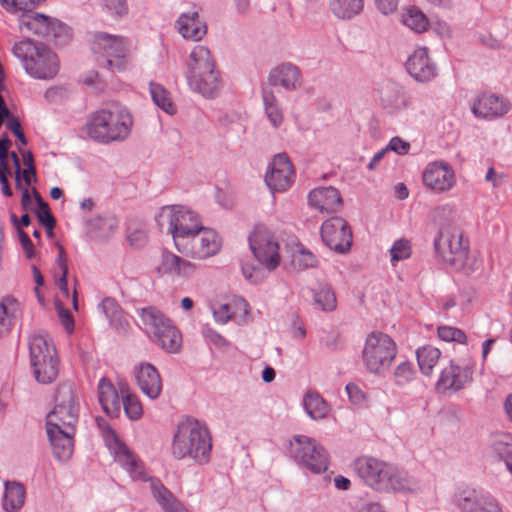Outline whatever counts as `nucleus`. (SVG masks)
Listing matches in <instances>:
<instances>
[{
	"mask_svg": "<svg viewBox=\"0 0 512 512\" xmlns=\"http://www.w3.org/2000/svg\"><path fill=\"white\" fill-rule=\"evenodd\" d=\"M132 126L130 111L120 104L96 111L86 124L88 136L103 144L124 141L130 135Z\"/></svg>",
	"mask_w": 512,
	"mask_h": 512,
	"instance_id": "obj_1",
	"label": "nucleus"
},
{
	"mask_svg": "<svg viewBox=\"0 0 512 512\" xmlns=\"http://www.w3.org/2000/svg\"><path fill=\"white\" fill-rule=\"evenodd\" d=\"M211 449V435L205 425L195 419L179 423L172 442V455L176 459L189 457L205 464L209 461Z\"/></svg>",
	"mask_w": 512,
	"mask_h": 512,
	"instance_id": "obj_2",
	"label": "nucleus"
},
{
	"mask_svg": "<svg viewBox=\"0 0 512 512\" xmlns=\"http://www.w3.org/2000/svg\"><path fill=\"white\" fill-rule=\"evenodd\" d=\"M137 325L148 338L168 353H177L182 345L180 331L158 308L148 306L136 309Z\"/></svg>",
	"mask_w": 512,
	"mask_h": 512,
	"instance_id": "obj_3",
	"label": "nucleus"
},
{
	"mask_svg": "<svg viewBox=\"0 0 512 512\" xmlns=\"http://www.w3.org/2000/svg\"><path fill=\"white\" fill-rule=\"evenodd\" d=\"M13 55L22 63L25 71L37 79L48 80L59 71L57 55L48 47L32 40H22L14 44Z\"/></svg>",
	"mask_w": 512,
	"mask_h": 512,
	"instance_id": "obj_4",
	"label": "nucleus"
},
{
	"mask_svg": "<svg viewBox=\"0 0 512 512\" xmlns=\"http://www.w3.org/2000/svg\"><path fill=\"white\" fill-rule=\"evenodd\" d=\"M160 230H166L173 238L176 249L193 232L200 229L202 221L198 214L183 205L163 206L155 217Z\"/></svg>",
	"mask_w": 512,
	"mask_h": 512,
	"instance_id": "obj_5",
	"label": "nucleus"
},
{
	"mask_svg": "<svg viewBox=\"0 0 512 512\" xmlns=\"http://www.w3.org/2000/svg\"><path fill=\"white\" fill-rule=\"evenodd\" d=\"M92 50L98 54L100 67L111 72H121L128 65L130 41L123 36L96 32L93 35Z\"/></svg>",
	"mask_w": 512,
	"mask_h": 512,
	"instance_id": "obj_6",
	"label": "nucleus"
},
{
	"mask_svg": "<svg viewBox=\"0 0 512 512\" xmlns=\"http://www.w3.org/2000/svg\"><path fill=\"white\" fill-rule=\"evenodd\" d=\"M397 355V345L394 340L382 332L370 333L362 350V360L366 369L381 375L386 372Z\"/></svg>",
	"mask_w": 512,
	"mask_h": 512,
	"instance_id": "obj_7",
	"label": "nucleus"
},
{
	"mask_svg": "<svg viewBox=\"0 0 512 512\" xmlns=\"http://www.w3.org/2000/svg\"><path fill=\"white\" fill-rule=\"evenodd\" d=\"M79 417V404L74 385L62 383L55 394V407L46 416V425L76 429Z\"/></svg>",
	"mask_w": 512,
	"mask_h": 512,
	"instance_id": "obj_8",
	"label": "nucleus"
},
{
	"mask_svg": "<svg viewBox=\"0 0 512 512\" xmlns=\"http://www.w3.org/2000/svg\"><path fill=\"white\" fill-rule=\"evenodd\" d=\"M288 454L295 462L313 473L320 474L327 470L328 455L325 449L310 437L294 436L290 440Z\"/></svg>",
	"mask_w": 512,
	"mask_h": 512,
	"instance_id": "obj_9",
	"label": "nucleus"
},
{
	"mask_svg": "<svg viewBox=\"0 0 512 512\" xmlns=\"http://www.w3.org/2000/svg\"><path fill=\"white\" fill-rule=\"evenodd\" d=\"M96 423L115 460L129 472L132 478L147 480L142 462L120 441L109 423L103 418H97Z\"/></svg>",
	"mask_w": 512,
	"mask_h": 512,
	"instance_id": "obj_10",
	"label": "nucleus"
},
{
	"mask_svg": "<svg viewBox=\"0 0 512 512\" xmlns=\"http://www.w3.org/2000/svg\"><path fill=\"white\" fill-rule=\"evenodd\" d=\"M222 248V239L220 235L211 228L200 225V229L193 232L189 238L184 241L177 251L187 257L197 260H206L215 256Z\"/></svg>",
	"mask_w": 512,
	"mask_h": 512,
	"instance_id": "obj_11",
	"label": "nucleus"
},
{
	"mask_svg": "<svg viewBox=\"0 0 512 512\" xmlns=\"http://www.w3.org/2000/svg\"><path fill=\"white\" fill-rule=\"evenodd\" d=\"M250 249L267 270L273 271L281 261L279 244L275 236L264 226H257L249 236Z\"/></svg>",
	"mask_w": 512,
	"mask_h": 512,
	"instance_id": "obj_12",
	"label": "nucleus"
},
{
	"mask_svg": "<svg viewBox=\"0 0 512 512\" xmlns=\"http://www.w3.org/2000/svg\"><path fill=\"white\" fill-rule=\"evenodd\" d=\"M434 249L444 263L455 268L465 265L468 247L463 243L462 234L458 229L438 232L434 239Z\"/></svg>",
	"mask_w": 512,
	"mask_h": 512,
	"instance_id": "obj_13",
	"label": "nucleus"
},
{
	"mask_svg": "<svg viewBox=\"0 0 512 512\" xmlns=\"http://www.w3.org/2000/svg\"><path fill=\"white\" fill-rule=\"evenodd\" d=\"M32 9L18 10L22 12L19 18L21 30L25 29L35 35L55 39L68 34V28L63 23L44 14L33 12Z\"/></svg>",
	"mask_w": 512,
	"mask_h": 512,
	"instance_id": "obj_14",
	"label": "nucleus"
},
{
	"mask_svg": "<svg viewBox=\"0 0 512 512\" xmlns=\"http://www.w3.org/2000/svg\"><path fill=\"white\" fill-rule=\"evenodd\" d=\"M390 464L370 456H362L354 461V470L369 487L383 492L387 479L392 473Z\"/></svg>",
	"mask_w": 512,
	"mask_h": 512,
	"instance_id": "obj_15",
	"label": "nucleus"
},
{
	"mask_svg": "<svg viewBox=\"0 0 512 512\" xmlns=\"http://www.w3.org/2000/svg\"><path fill=\"white\" fill-rule=\"evenodd\" d=\"M321 238L333 251L346 253L352 245V231L348 222L342 217H332L323 222Z\"/></svg>",
	"mask_w": 512,
	"mask_h": 512,
	"instance_id": "obj_16",
	"label": "nucleus"
},
{
	"mask_svg": "<svg viewBox=\"0 0 512 512\" xmlns=\"http://www.w3.org/2000/svg\"><path fill=\"white\" fill-rule=\"evenodd\" d=\"M295 172L293 165L286 154L276 155L269 165L265 175V182L274 192H284L293 184Z\"/></svg>",
	"mask_w": 512,
	"mask_h": 512,
	"instance_id": "obj_17",
	"label": "nucleus"
},
{
	"mask_svg": "<svg viewBox=\"0 0 512 512\" xmlns=\"http://www.w3.org/2000/svg\"><path fill=\"white\" fill-rule=\"evenodd\" d=\"M474 366L466 364L460 366L454 362L445 367L436 383V389L439 392L458 391L464 388L473 379Z\"/></svg>",
	"mask_w": 512,
	"mask_h": 512,
	"instance_id": "obj_18",
	"label": "nucleus"
},
{
	"mask_svg": "<svg viewBox=\"0 0 512 512\" xmlns=\"http://www.w3.org/2000/svg\"><path fill=\"white\" fill-rule=\"evenodd\" d=\"M406 69L417 82L427 83L437 76V66L429 57L426 47H419L413 51L406 61Z\"/></svg>",
	"mask_w": 512,
	"mask_h": 512,
	"instance_id": "obj_19",
	"label": "nucleus"
},
{
	"mask_svg": "<svg viewBox=\"0 0 512 512\" xmlns=\"http://www.w3.org/2000/svg\"><path fill=\"white\" fill-rule=\"evenodd\" d=\"M423 183L435 192L449 191L455 184V174L445 162H432L423 172Z\"/></svg>",
	"mask_w": 512,
	"mask_h": 512,
	"instance_id": "obj_20",
	"label": "nucleus"
},
{
	"mask_svg": "<svg viewBox=\"0 0 512 512\" xmlns=\"http://www.w3.org/2000/svg\"><path fill=\"white\" fill-rule=\"evenodd\" d=\"M75 431L76 429L46 425V433L56 460L65 462L72 457Z\"/></svg>",
	"mask_w": 512,
	"mask_h": 512,
	"instance_id": "obj_21",
	"label": "nucleus"
},
{
	"mask_svg": "<svg viewBox=\"0 0 512 512\" xmlns=\"http://www.w3.org/2000/svg\"><path fill=\"white\" fill-rule=\"evenodd\" d=\"M456 505L461 512H502L497 500L476 490H464L457 495Z\"/></svg>",
	"mask_w": 512,
	"mask_h": 512,
	"instance_id": "obj_22",
	"label": "nucleus"
},
{
	"mask_svg": "<svg viewBox=\"0 0 512 512\" xmlns=\"http://www.w3.org/2000/svg\"><path fill=\"white\" fill-rule=\"evenodd\" d=\"M510 110L509 103L496 94H482L473 103L472 112L476 117L496 119Z\"/></svg>",
	"mask_w": 512,
	"mask_h": 512,
	"instance_id": "obj_23",
	"label": "nucleus"
},
{
	"mask_svg": "<svg viewBox=\"0 0 512 512\" xmlns=\"http://www.w3.org/2000/svg\"><path fill=\"white\" fill-rule=\"evenodd\" d=\"M309 205L321 213H337L343 206L339 191L332 187H319L309 192Z\"/></svg>",
	"mask_w": 512,
	"mask_h": 512,
	"instance_id": "obj_24",
	"label": "nucleus"
},
{
	"mask_svg": "<svg viewBox=\"0 0 512 512\" xmlns=\"http://www.w3.org/2000/svg\"><path fill=\"white\" fill-rule=\"evenodd\" d=\"M140 390L150 399H157L162 391V380L158 370L150 363H140L134 369Z\"/></svg>",
	"mask_w": 512,
	"mask_h": 512,
	"instance_id": "obj_25",
	"label": "nucleus"
},
{
	"mask_svg": "<svg viewBox=\"0 0 512 512\" xmlns=\"http://www.w3.org/2000/svg\"><path fill=\"white\" fill-rule=\"evenodd\" d=\"M179 34L186 40L201 41L207 34V23L198 11L182 13L175 22Z\"/></svg>",
	"mask_w": 512,
	"mask_h": 512,
	"instance_id": "obj_26",
	"label": "nucleus"
},
{
	"mask_svg": "<svg viewBox=\"0 0 512 512\" xmlns=\"http://www.w3.org/2000/svg\"><path fill=\"white\" fill-rule=\"evenodd\" d=\"M186 80L191 90L207 98L215 97L221 88L219 71L216 68L188 76Z\"/></svg>",
	"mask_w": 512,
	"mask_h": 512,
	"instance_id": "obj_27",
	"label": "nucleus"
},
{
	"mask_svg": "<svg viewBox=\"0 0 512 512\" xmlns=\"http://www.w3.org/2000/svg\"><path fill=\"white\" fill-rule=\"evenodd\" d=\"M381 104L389 114H395L405 110L411 104L409 95L404 88L397 83H388L381 90Z\"/></svg>",
	"mask_w": 512,
	"mask_h": 512,
	"instance_id": "obj_28",
	"label": "nucleus"
},
{
	"mask_svg": "<svg viewBox=\"0 0 512 512\" xmlns=\"http://www.w3.org/2000/svg\"><path fill=\"white\" fill-rule=\"evenodd\" d=\"M157 269L162 274L189 278L195 274L197 265L172 252L164 251Z\"/></svg>",
	"mask_w": 512,
	"mask_h": 512,
	"instance_id": "obj_29",
	"label": "nucleus"
},
{
	"mask_svg": "<svg viewBox=\"0 0 512 512\" xmlns=\"http://www.w3.org/2000/svg\"><path fill=\"white\" fill-rule=\"evenodd\" d=\"M268 79L273 86L280 85L288 91L296 90L302 84L301 71L291 63H283L271 70Z\"/></svg>",
	"mask_w": 512,
	"mask_h": 512,
	"instance_id": "obj_30",
	"label": "nucleus"
},
{
	"mask_svg": "<svg viewBox=\"0 0 512 512\" xmlns=\"http://www.w3.org/2000/svg\"><path fill=\"white\" fill-rule=\"evenodd\" d=\"M187 71L185 77L197 75L216 68L215 61L210 50L204 45H196L191 51L186 62Z\"/></svg>",
	"mask_w": 512,
	"mask_h": 512,
	"instance_id": "obj_31",
	"label": "nucleus"
},
{
	"mask_svg": "<svg viewBox=\"0 0 512 512\" xmlns=\"http://www.w3.org/2000/svg\"><path fill=\"white\" fill-rule=\"evenodd\" d=\"M31 364L57 356L55 346L48 335L34 334L29 339Z\"/></svg>",
	"mask_w": 512,
	"mask_h": 512,
	"instance_id": "obj_32",
	"label": "nucleus"
},
{
	"mask_svg": "<svg viewBox=\"0 0 512 512\" xmlns=\"http://www.w3.org/2000/svg\"><path fill=\"white\" fill-rule=\"evenodd\" d=\"M2 507L6 512H18L25 503L26 489L17 481H5Z\"/></svg>",
	"mask_w": 512,
	"mask_h": 512,
	"instance_id": "obj_33",
	"label": "nucleus"
},
{
	"mask_svg": "<svg viewBox=\"0 0 512 512\" xmlns=\"http://www.w3.org/2000/svg\"><path fill=\"white\" fill-rule=\"evenodd\" d=\"M98 396L102 409L110 416L120 412V399L113 384L106 378H101L98 384Z\"/></svg>",
	"mask_w": 512,
	"mask_h": 512,
	"instance_id": "obj_34",
	"label": "nucleus"
},
{
	"mask_svg": "<svg viewBox=\"0 0 512 512\" xmlns=\"http://www.w3.org/2000/svg\"><path fill=\"white\" fill-rule=\"evenodd\" d=\"M151 489L157 503L165 512H188L160 481L153 480Z\"/></svg>",
	"mask_w": 512,
	"mask_h": 512,
	"instance_id": "obj_35",
	"label": "nucleus"
},
{
	"mask_svg": "<svg viewBox=\"0 0 512 512\" xmlns=\"http://www.w3.org/2000/svg\"><path fill=\"white\" fill-rule=\"evenodd\" d=\"M20 305L13 297H5L0 302V338L7 335L14 325Z\"/></svg>",
	"mask_w": 512,
	"mask_h": 512,
	"instance_id": "obj_36",
	"label": "nucleus"
},
{
	"mask_svg": "<svg viewBox=\"0 0 512 512\" xmlns=\"http://www.w3.org/2000/svg\"><path fill=\"white\" fill-rule=\"evenodd\" d=\"M37 382L50 384L58 376L59 359L57 356L31 364Z\"/></svg>",
	"mask_w": 512,
	"mask_h": 512,
	"instance_id": "obj_37",
	"label": "nucleus"
},
{
	"mask_svg": "<svg viewBox=\"0 0 512 512\" xmlns=\"http://www.w3.org/2000/svg\"><path fill=\"white\" fill-rule=\"evenodd\" d=\"M306 413L313 420H322L328 415L330 408L326 401L317 392H307L303 399Z\"/></svg>",
	"mask_w": 512,
	"mask_h": 512,
	"instance_id": "obj_38",
	"label": "nucleus"
},
{
	"mask_svg": "<svg viewBox=\"0 0 512 512\" xmlns=\"http://www.w3.org/2000/svg\"><path fill=\"white\" fill-rule=\"evenodd\" d=\"M330 9L339 19H351L359 14L364 6L363 0H330Z\"/></svg>",
	"mask_w": 512,
	"mask_h": 512,
	"instance_id": "obj_39",
	"label": "nucleus"
},
{
	"mask_svg": "<svg viewBox=\"0 0 512 512\" xmlns=\"http://www.w3.org/2000/svg\"><path fill=\"white\" fill-rule=\"evenodd\" d=\"M390 474L391 475L388 476L387 479V487L383 490L384 492H414L418 489L417 484L407 475V473L392 467V473Z\"/></svg>",
	"mask_w": 512,
	"mask_h": 512,
	"instance_id": "obj_40",
	"label": "nucleus"
},
{
	"mask_svg": "<svg viewBox=\"0 0 512 512\" xmlns=\"http://www.w3.org/2000/svg\"><path fill=\"white\" fill-rule=\"evenodd\" d=\"M416 356L421 372L424 375H430L441 357V351L436 347L428 345L419 348Z\"/></svg>",
	"mask_w": 512,
	"mask_h": 512,
	"instance_id": "obj_41",
	"label": "nucleus"
},
{
	"mask_svg": "<svg viewBox=\"0 0 512 512\" xmlns=\"http://www.w3.org/2000/svg\"><path fill=\"white\" fill-rule=\"evenodd\" d=\"M118 226L117 219L112 215L97 216L89 220L88 228L96 237H109Z\"/></svg>",
	"mask_w": 512,
	"mask_h": 512,
	"instance_id": "obj_42",
	"label": "nucleus"
},
{
	"mask_svg": "<svg viewBox=\"0 0 512 512\" xmlns=\"http://www.w3.org/2000/svg\"><path fill=\"white\" fill-rule=\"evenodd\" d=\"M430 219L438 227V232H441L442 230H454L457 229L453 225L454 220V209L450 205H441L438 207H435L430 212Z\"/></svg>",
	"mask_w": 512,
	"mask_h": 512,
	"instance_id": "obj_43",
	"label": "nucleus"
},
{
	"mask_svg": "<svg viewBox=\"0 0 512 512\" xmlns=\"http://www.w3.org/2000/svg\"><path fill=\"white\" fill-rule=\"evenodd\" d=\"M122 403L125 414L131 420H138L143 415V408L138 396L126 386L121 387Z\"/></svg>",
	"mask_w": 512,
	"mask_h": 512,
	"instance_id": "obj_44",
	"label": "nucleus"
},
{
	"mask_svg": "<svg viewBox=\"0 0 512 512\" xmlns=\"http://www.w3.org/2000/svg\"><path fill=\"white\" fill-rule=\"evenodd\" d=\"M150 94L156 106L164 112L172 115L175 113V107L172 102L170 93L161 84L150 82Z\"/></svg>",
	"mask_w": 512,
	"mask_h": 512,
	"instance_id": "obj_45",
	"label": "nucleus"
},
{
	"mask_svg": "<svg viewBox=\"0 0 512 512\" xmlns=\"http://www.w3.org/2000/svg\"><path fill=\"white\" fill-rule=\"evenodd\" d=\"M313 297L314 303L323 311H333L337 306L335 293L328 284H320Z\"/></svg>",
	"mask_w": 512,
	"mask_h": 512,
	"instance_id": "obj_46",
	"label": "nucleus"
},
{
	"mask_svg": "<svg viewBox=\"0 0 512 512\" xmlns=\"http://www.w3.org/2000/svg\"><path fill=\"white\" fill-rule=\"evenodd\" d=\"M262 96L267 118L275 128L279 127L284 117L275 95L271 91L264 90Z\"/></svg>",
	"mask_w": 512,
	"mask_h": 512,
	"instance_id": "obj_47",
	"label": "nucleus"
},
{
	"mask_svg": "<svg viewBox=\"0 0 512 512\" xmlns=\"http://www.w3.org/2000/svg\"><path fill=\"white\" fill-rule=\"evenodd\" d=\"M402 21L405 26L417 33L424 32L429 25L425 14L416 7L408 8Z\"/></svg>",
	"mask_w": 512,
	"mask_h": 512,
	"instance_id": "obj_48",
	"label": "nucleus"
},
{
	"mask_svg": "<svg viewBox=\"0 0 512 512\" xmlns=\"http://www.w3.org/2000/svg\"><path fill=\"white\" fill-rule=\"evenodd\" d=\"M36 202L38 204L37 216L39 222L47 229V233L49 236L53 234V229L55 227V219L49 209V206L46 202L43 201L40 194L34 189L33 190Z\"/></svg>",
	"mask_w": 512,
	"mask_h": 512,
	"instance_id": "obj_49",
	"label": "nucleus"
},
{
	"mask_svg": "<svg viewBox=\"0 0 512 512\" xmlns=\"http://www.w3.org/2000/svg\"><path fill=\"white\" fill-rule=\"evenodd\" d=\"M11 156L14 168L16 188L22 191L21 205L23 209L27 210L31 205V197L28 190V187L30 185H26L23 182V180H21V166L18 155L16 154V152H13Z\"/></svg>",
	"mask_w": 512,
	"mask_h": 512,
	"instance_id": "obj_50",
	"label": "nucleus"
},
{
	"mask_svg": "<svg viewBox=\"0 0 512 512\" xmlns=\"http://www.w3.org/2000/svg\"><path fill=\"white\" fill-rule=\"evenodd\" d=\"M412 247L409 240L401 238L396 240L391 249V262L394 264L395 262L402 261L408 259L411 256Z\"/></svg>",
	"mask_w": 512,
	"mask_h": 512,
	"instance_id": "obj_51",
	"label": "nucleus"
},
{
	"mask_svg": "<svg viewBox=\"0 0 512 512\" xmlns=\"http://www.w3.org/2000/svg\"><path fill=\"white\" fill-rule=\"evenodd\" d=\"M23 158L24 169L21 170V180L26 185H31L36 181V170L34 165V158L30 151H21Z\"/></svg>",
	"mask_w": 512,
	"mask_h": 512,
	"instance_id": "obj_52",
	"label": "nucleus"
},
{
	"mask_svg": "<svg viewBox=\"0 0 512 512\" xmlns=\"http://www.w3.org/2000/svg\"><path fill=\"white\" fill-rule=\"evenodd\" d=\"M437 332L439 338L445 342H457L464 344L467 341L466 334L462 330L455 327L440 326L438 327Z\"/></svg>",
	"mask_w": 512,
	"mask_h": 512,
	"instance_id": "obj_53",
	"label": "nucleus"
},
{
	"mask_svg": "<svg viewBox=\"0 0 512 512\" xmlns=\"http://www.w3.org/2000/svg\"><path fill=\"white\" fill-rule=\"evenodd\" d=\"M110 15L123 17L128 13L126 0H96Z\"/></svg>",
	"mask_w": 512,
	"mask_h": 512,
	"instance_id": "obj_54",
	"label": "nucleus"
},
{
	"mask_svg": "<svg viewBox=\"0 0 512 512\" xmlns=\"http://www.w3.org/2000/svg\"><path fill=\"white\" fill-rule=\"evenodd\" d=\"M394 381L397 385L403 386L409 383L414 377V369L410 362L400 363L393 373Z\"/></svg>",
	"mask_w": 512,
	"mask_h": 512,
	"instance_id": "obj_55",
	"label": "nucleus"
},
{
	"mask_svg": "<svg viewBox=\"0 0 512 512\" xmlns=\"http://www.w3.org/2000/svg\"><path fill=\"white\" fill-rule=\"evenodd\" d=\"M41 0H0L1 6L10 13L34 8Z\"/></svg>",
	"mask_w": 512,
	"mask_h": 512,
	"instance_id": "obj_56",
	"label": "nucleus"
},
{
	"mask_svg": "<svg viewBox=\"0 0 512 512\" xmlns=\"http://www.w3.org/2000/svg\"><path fill=\"white\" fill-rule=\"evenodd\" d=\"M103 312L112 323L114 320H118L121 314V308L112 298H105L100 304Z\"/></svg>",
	"mask_w": 512,
	"mask_h": 512,
	"instance_id": "obj_57",
	"label": "nucleus"
},
{
	"mask_svg": "<svg viewBox=\"0 0 512 512\" xmlns=\"http://www.w3.org/2000/svg\"><path fill=\"white\" fill-rule=\"evenodd\" d=\"M56 310L61 324L64 326L68 333H72L74 330V320L71 312L66 309L63 304L59 301L56 302Z\"/></svg>",
	"mask_w": 512,
	"mask_h": 512,
	"instance_id": "obj_58",
	"label": "nucleus"
},
{
	"mask_svg": "<svg viewBox=\"0 0 512 512\" xmlns=\"http://www.w3.org/2000/svg\"><path fill=\"white\" fill-rule=\"evenodd\" d=\"M512 435L505 434L499 436L493 443L494 450L501 456L508 457L509 447H511Z\"/></svg>",
	"mask_w": 512,
	"mask_h": 512,
	"instance_id": "obj_59",
	"label": "nucleus"
},
{
	"mask_svg": "<svg viewBox=\"0 0 512 512\" xmlns=\"http://www.w3.org/2000/svg\"><path fill=\"white\" fill-rule=\"evenodd\" d=\"M11 141L8 138L0 139V169H6L9 167V156L12 158L11 152L9 154V148Z\"/></svg>",
	"mask_w": 512,
	"mask_h": 512,
	"instance_id": "obj_60",
	"label": "nucleus"
},
{
	"mask_svg": "<svg viewBox=\"0 0 512 512\" xmlns=\"http://www.w3.org/2000/svg\"><path fill=\"white\" fill-rule=\"evenodd\" d=\"M346 392L348 394V397L350 401L353 404H362L365 400V395L363 391L358 387V385L354 383H348L346 385Z\"/></svg>",
	"mask_w": 512,
	"mask_h": 512,
	"instance_id": "obj_61",
	"label": "nucleus"
},
{
	"mask_svg": "<svg viewBox=\"0 0 512 512\" xmlns=\"http://www.w3.org/2000/svg\"><path fill=\"white\" fill-rule=\"evenodd\" d=\"M204 336L209 342L218 348H226L229 346V342L221 334L213 329H206L204 331Z\"/></svg>",
	"mask_w": 512,
	"mask_h": 512,
	"instance_id": "obj_62",
	"label": "nucleus"
},
{
	"mask_svg": "<svg viewBox=\"0 0 512 512\" xmlns=\"http://www.w3.org/2000/svg\"><path fill=\"white\" fill-rule=\"evenodd\" d=\"M385 149H387V151L392 150L398 154H406L410 149V144L400 137H393Z\"/></svg>",
	"mask_w": 512,
	"mask_h": 512,
	"instance_id": "obj_63",
	"label": "nucleus"
},
{
	"mask_svg": "<svg viewBox=\"0 0 512 512\" xmlns=\"http://www.w3.org/2000/svg\"><path fill=\"white\" fill-rule=\"evenodd\" d=\"M298 264L300 267L307 269L317 265V258L309 251L301 250L298 256Z\"/></svg>",
	"mask_w": 512,
	"mask_h": 512,
	"instance_id": "obj_64",
	"label": "nucleus"
}]
</instances>
